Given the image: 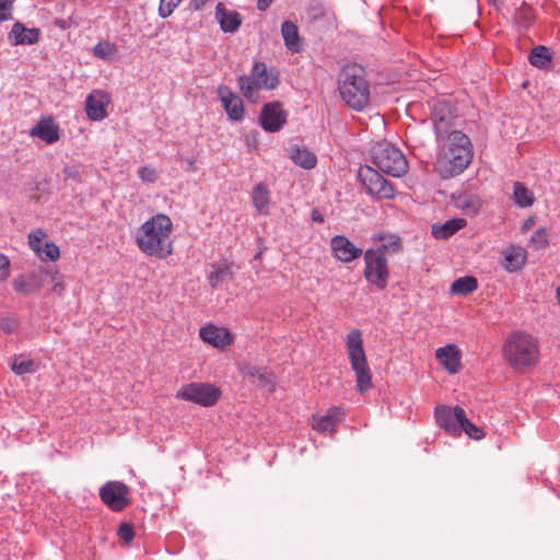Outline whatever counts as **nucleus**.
Returning <instances> with one entry per match:
<instances>
[{"mask_svg":"<svg viewBox=\"0 0 560 560\" xmlns=\"http://www.w3.org/2000/svg\"><path fill=\"white\" fill-rule=\"evenodd\" d=\"M46 234L43 230L38 229L28 235L30 247L43 260L56 261L60 256L59 247L52 242H43Z\"/></svg>","mask_w":560,"mask_h":560,"instance_id":"nucleus-14","label":"nucleus"},{"mask_svg":"<svg viewBox=\"0 0 560 560\" xmlns=\"http://www.w3.org/2000/svg\"><path fill=\"white\" fill-rule=\"evenodd\" d=\"M20 323L14 317H4L0 322V327L5 334H13L18 330Z\"/></svg>","mask_w":560,"mask_h":560,"instance_id":"nucleus-45","label":"nucleus"},{"mask_svg":"<svg viewBox=\"0 0 560 560\" xmlns=\"http://www.w3.org/2000/svg\"><path fill=\"white\" fill-rule=\"evenodd\" d=\"M281 36L284 42L285 48L292 54H300L304 49V42L299 33L298 25L290 21L285 20L281 24Z\"/></svg>","mask_w":560,"mask_h":560,"instance_id":"nucleus-19","label":"nucleus"},{"mask_svg":"<svg viewBox=\"0 0 560 560\" xmlns=\"http://www.w3.org/2000/svg\"><path fill=\"white\" fill-rule=\"evenodd\" d=\"M40 287L42 282L36 273L20 275L13 281L14 290L24 295L36 292Z\"/></svg>","mask_w":560,"mask_h":560,"instance_id":"nucleus-30","label":"nucleus"},{"mask_svg":"<svg viewBox=\"0 0 560 560\" xmlns=\"http://www.w3.org/2000/svg\"><path fill=\"white\" fill-rule=\"evenodd\" d=\"M478 287V281L475 277L465 276L456 279L451 287L454 294L466 296L472 293Z\"/></svg>","mask_w":560,"mask_h":560,"instance_id":"nucleus-35","label":"nucleus"},{"mask_svg":"<svg viewBox=\"0 0 560 560\" xmlns=\"http://www.w3.org/2000/svg\"><path fill=\"white\" fill-rule=\"evenodd\" d=\"M279 75L275 69H269L265 62H254L252 70L248 74H243L237 78L238 88L244 95L252 103L259 100V91H271L279 85Z\"/></svg>","mask_w":560,"mask_h":560,"instance_id":"nucleus-5","label":"nucleus"},{"mask_svg":"<svg viewBox=\"0 0 560 560\" xmlns=\"http://www.w3.org/2000/svg\"><path fill=\"white\" fill-rule=\"evenodd\" d=\"M513 199L515 205L521 208L530 207L535 200L533 192L520 182L514 183Z\"/></svg>","mask_w":560,"mask_h":560,"instance_id":"nucleus-36","label":"nucleus"},{"mask_svg":"<svg viewBox=\"0 0 560 560\" xmlns=\"http://www.w3.org/2000/svg\"><path fill=\"white\" fill-rule=\"evenodd\" d=\"M346 348L352 370L355 373L357 388L365 393L372 387V373L363 348L362 334L353 329L347 335Z\"/></svg>","mask_w":560,"mask_h":560,"instance_id":"nucleus-6","label":"nucleus"},{"mask_svg":"<svg viewBox=\"0 0 560 560\" xmlns=\"http://www.w3.org/2000/svg\"><path fill=\"white\" fill-rule=\"evenodd\" d=\"M10 366L16 375L34 374L38 370V364L34 360L26 359L23 355L11 358Z\"/></svg>","mask_w":560,"mask_h":560,"instance_id":"nucleus-33","label":"nucleus"},{"mask_svg":"<svg viewBox=\"0 0 560 560\" xmlns=\"http://www.w3.org/2000/svg\"><path fill=\"white\" fill-rule=\"evenodd\" d=\"M182 0H160L159 14L162 18L170 16L179 5Z\"/></svg>","mask_w":560,"mask_h":560,"instance_id":"nucleus-43","label":"nucleus"},{"mask_svg":"<svg viewBox=\"0 0 560 560\" xmlns=\"http://www.w3.org/2000/svg\"><path fill=\"white\" fill-rule=\"evenodd\" d=\"M552 51L550 48L538 45L534 47L529 55H528V61L529 63L538 69L541 70H549L552 67Z\"/></svg>","mask_w":560,"mask_h":560,"instance_id":"nucleus-28","label":"nucleus"},{"mask_svg":"<svg viewBox=\"0 0 560 560\" xmlns=\"http://www.w3.org/2000/svg\"><path fill=\"white\" fill-rule=\"evenodd\" d=\"M452 200L454 206L467 215L477 214L482 206L481 199L475 194H453Z\"/></svg>","mask_w":560,"mask_h":560,"instance_id":"nucleus-25","label":"nucleus"},{"mask_svg":"<svg viewBox=\"0 0 560 560\" xmlns=\"http://www.w3.org/2000/svg\"><path fill=\"white\" fill-rule=\"evenodd\" d=\"M244 376L253 380H257L260 385H267L270 383L269 377L261 368L255 365H245L242 369Z\"/></svg>","mask_w":560,"mask_h":560,"instance_id":"nucleus-40","label":"nucleus"},{"mask_svg":"<svg viewBox=\"0 0 560 560\" xmlns=\"http://www.w3.org/2000/svg\"><path fill=\"white\" fill-rule=\"evenodd\" d=\"M330 248L332 256L342 262H351L363 254L362 248L357 247L345 235H335L331 237Z\"/></svg>","mask_w":560,"mask_h":560,"instance_id":"nucleus-15","label":"nucleus"},{"mask_svg":"<svg viewBox=\"0 0 560 560\" xmlns=\"http://www.w3.org/2000/svg\"><path fill=\"white\" fill-rule=\"evenodd\" d=\"M109 95L101 90L90 93L85 101L86 115L91 120L100 121L107 117Z\"/></svg>","mask_w":560,"mask_h":560,"instance_id":"nucleus-17","label":"nucleus"},{"mask_svg":"<svg viewBox=\"0 0 560 560\" xmlns=\"http://www.w3.org/2000/svg\"><path fill=\"white\" fill-rule=\"evenodd\" d=\"M312 219H313L314 221H316V222H319V223H322V222L324 221L323 215H322V214H319L317 210H314V211L312 212Z\"/></svg>","mask_w":560,"mask_h":560,"instance_id":"nucleus-54","label":"nucleus"},{"mask_svg":"<svg viewBox=\"0 0 560 560\" xmlns=\"http://www.w3.org/2000/svg\"><path fill=\"white\" fill-rule=\"evenodd\" d=\"M217 18L222 31L225 33H234L241 25L240 13L225 9L222 3L217 5Z\"/></svg>","mask_w":560,"mask_h":560,"instance_id":"nucleus-27","label":"nucleus"},{"mask_svg":"<svg viewBox=\"0 0 560 560\" xmlns=\"http://www.w3.org/2000/svg\"><path fill=\"white\" fill-rule=\"evenodd\" d=\"M375 241L377 242L376 245L370 249L386 258L388 255L398 254L402 249L399 236L394 234H378Z\"/></svg>","mask_w":560,"mask_h":560,"instance_id":"nucleus-24","label":"nucleus"},{"mask_svg":"<svg viewBox=\"0 0 560 560\" xmlns=\"http://www.w3.org/2000/svg\"><path fill=\"white\" fill-rule=\"evenodd\" d=\"M364 278L378 290H385L389 280V268L386 257L380 256L371 249L364 253Z\"/></svg>","mask_w":560,"mask_h":560,"instance_id":"nucleus-9","label":"nucleus"},{"mask_svg":"<svg viewBox=\"0 0 560 560\" xmlns=\"http://www.w3.org/2000/svg\"><path fill=\"white\" fill-rule=\"evenodd\" d=\"M503 355L515 371H525L539 361L538 340L528 332L517 330L508 336Z\"/></svg>","mask_w":560,"mask_h":560,"instance_id":"nucleus-4","label":"nucleus"},{"mask_svg":"<svg viewBox=\"0 0 560 560\" xmlns=\"http://www.w3.org/2000/svg\"><path fill=\"white\" fill-rule=\"evenodd\" d=\"M463 421V432H465L470 439L478 441L485 436L483 430L470 422L466 416Z\"/></svg>","mask_w":560,"mask_h":560,"instance_id":"nucleus-41","label":"nucleus"},{"mask_svg":"<svg viewBox=\"0 0 560 560\" xmlns=\"http://www.w3.org/2000/svg\"><path fill=\"white\" fill-rule=\"evenodd\" d=\"M252 200L259 214L269 213L270 191L265 183H258L252 191Z\"/></svg>","mask_w":560,"mask_h":560,"instance_id":"nucleus-31","label":"nucleus"},{"mask_svg":"<svg viewBox=\"0 0 560 560\" xmlns=\"http://www.w3.org/2000/svg\"><path fill=\"white\" fill-rule=\"evenodd\" d=\"M138 175L144 183H155L159 178L156 171L150 166H141L138 170Z\"/></svg>","mask_w":560,"mask_h":560,"instance_id":"nucleus-44","label":"nucleus"},{"mask_svg":"<svg viewBox=\"0 0 560 560\" xmlns=\"http://www.w3.org/2000/svg\"><path fill=\"white\" fill-rule=\"evenodd\" d=\"M128 492H100V497L104 504L113 511H122L130 504V499L126 497Z\"/></svg>","mask_w":560,"mask_h":560,"instance_id":"nucleus-32","label":"nucleus"},{"mask_svg":"<svg viewBox=\"0 0 560 560\" xmlns=\"http://www.w3.org/2000/svg\"><path fill=\"white\" fill-rule=\"evenodd\" d=\"M213 270L208 275V282L211 288L215 289L220 283L232 278L231 265L222 262L212 266Z\"/></svg>","mask_w":560,"mask_h":560,"instance_id":"nucleus-34","label":"nucleus"},{"mask_svg":"<svg viewBox=\"0 0 560 560\" xmlns=\"http://www.w3.org/2000/svg\"><path fill=\"white\" fill-rule=\"evenodd\" d=\"M172 232L171 218L164 213H156L137 230L136 244L143 254L165 259L173 253Z\"/></svg>","mask_w":560,"mask_h":560,"instance_id":"nucleus-1","label":"nucleus"},{"mask_svg":"<svg viewBox=\"0 0 560 560\" xmlns=\"http://www.w3.org/2000/svg\"><path fill=\"white\" fill-rule=\"evenodd\" d=\"M217 93L229 118L234 121L243 120L245 109L242 98L228 85L223 84L218 86Z\"/></svg>","mask_w":560,"mask_h":560,"instance_id":"nucleus-13","label":"nucleus"},{"mask_svg":"<svg viewBox=\"0 0 560 560\" xmlns=\"http://www.w3.org/2000/svg\"><path fill=\"white\" fill-rule=\"evenodd\" d=\"M358 176L368 194L383 199L394 198L395 188L393 184L382 176L378 168L363 165L359 168Z\"/></svg>","mask_w":560,"mask_h":560,"instance_id":"nucleus-10","label":"nucleus"},{"mask_svg":"<svg viewBox=\"0 0 560 560\" xmlns=\"http://www.w3.org/2000/svg\"><path fill=\"white\" fill-rule=\"evenodd\" d=\"M194 165H195V161H192V160L189 161V167H190V171H192V172L195 171V166Z\"/></svg>","mask_w":560,"mask_h":560,"instance_id":"nucleus-55","label":"nucleus"},{"mask_svg":"<svg viewBox=\"0 0 560 560\" xmlns=\"http://www.w3.org/2000/svg\"><path fill=\"white\" fill-rule=\"evenodd\" d=\"M199 336L202 341L218 349H223L233 341V337L229 329L224 327H217L212 324L201 327Z\"/></svg>","mask_w":560,"mask_h":560,"instance_id":"nucleus-18","label":"nucleus"},{"mask_svg":"<svg viewBox=\"0 0 560 560\" xmlns=\"http://www.w3.org/2000/svg\"><path fill=\"white\" fill-rule=\"evenodd\" d=\"M438 361L452 374L458 372L460 368V351L455 345L440 347L435 351Z\"/></svg>","mask_w":560,"mask_h":560,"instance_id":"nucleus-22","label":"nucleus"},{"mask_svg":"<svg viewBox=\"0 0 560 560\" xmlns=\"http://www.w3.org/2000/svg\"><path fill=\"white\" fill-rule=\"evenodd\" d=\"M338 90L341 100L357 112L364 110L371 100L370 83L364 70L358 66H348L342 69L338 79Z\"/></svg>","mask_w":560,"mask_h":560,"instance_id":"nucleus-3","label":"nucleus"},{"mask_svg":"<svg viewBox=\"0 0 560 560\" xmlns=\"http://www.w3.org/2000/svg\"><path fill=\"white\" fill-rule=\"evenodd\" d=\"M10 267V259L4 254L0 253V282L9 278Z\"/></svg>","mask_w":560,"mask_h":560,"instance_id":"nucleus-47","label":"nucleus"},{"mask_svg":"<svg viewBox=\"0 0 560 560\" xmlns=\"http://www.w3.org/2000/svg\"><path fill=\"white\" fill-rule=\"evenodd\" d=\"M288 158L304 170H312L317 164L316 154L306 147L291 145L287 149Z\"/></svg>","mask_w":560,"mask_h":560,"instance_id":"nucleus-23","label":"nucleus"},{"mask_svg":"<svg viewBox=\"0 0 560 560\" xmlns=\"http://www.w3.org/2000/svg\"><path fill=\"white\" fill-rule=\"evenodd\" d=\"M100 490H129L128 487L121 481H107L104 483Z\"/></svg>","mask_w":560,"mask_h":560,"instance_id":"nucleus-49","label":"nucleus"},{"mask_svg":"<svg viewBox=\"0 0 560 560\" xmlns=\"http://www.w3.org/2000/svg\"><path fill=\"white\" fill-rule=\"evenodd\" d=\"M272 1L273 0H258L257 1V9L259 11H266L269 8V5L271 4Z\"/></svg>","mask_w":560,"mask_h":560,"instance_id":"nucleus-52","label":"nucleus"},{"mask_svg":"<svg viewBox=\"0 0 560 560\" xmlns=\"http://www.w3.org/2000/svg\"><path fill=\"white\" fill-rule=\"evenodd\" d=\"M13 1L0 0V21H8L12 19Z\"/></svg>","mask_w":560,"mask_h":560,"instance_id":"nucleus-46","label":"nucleus"},{"mask_svg":"<svg viewBox=\"0 0 560 560\" xmlns=\"http://www.w3.org/2000/svg\"><path fill=\"white\" fill-rule=\"evenodd\" d=\"M32 137H38L48 144L57 142L60 138L59 126L51 117L40 119L30 131Z\"/></svg>","mask_w":560,"mask_h":560,"instance_id":"nucleus-20","label":"nucleus"},{"mask_svg":"<svg viewBox=\"0 0 560 560\" xmlns=\"http://www.w3.org/2000/svg\"><path fill=\"white\" fill-rule=\"evenodd\" d=\"M445 122H446V118H445V116H443V115L439 116V118H438V119L435 118L434 127H435V131H436L438 137H440V136H441V133H442V127H443V125H444Z\"/></svg>","mask_w":560,"mask_h":560,"instance_id":"nucleus-51","label":"nucleus"},{"mask_svg":"<svg viewBox=\"0 0 560 560\" xmlns=\"http://www.w3.org/2000/svg\"><path fill=\"white\" fill-rule=\"evenodd\" d=\"M346 412L337 406L330 407L324 416H314L312 427L320 433L332 435L337 427L343 421Z\"/></svg>","mask_w":560,"mask_h":560,"instance_id":"nucleus-16","label":"nucleus"},{"mask_svg":"<svg viewBox=\"0 0 560 560\" xmlns=\"http://www.w3.org/2000/svg\"><path fill=\"white\" fill-rule=\"evenodd\" d=\"M467 221L463 218H454L447 220L442 224H433L432 225V235L438 240H447L457 233L459 230L465 228Z\"/></svg>","mask_w":560,"mask_h":560,"instance_id":"nucleus-26","label":"nucleus"},{"mask_svg":"<svg viewBox=\"0 0 560 560\" xmlns=\"http://www.w3.org/2000/svg\"><path fill=\"white\" fill-rule=\"evenodd\" d=\"M221 397V390L213 384L192 382L180 387L176 398L203 407L214 406Z\"/></svg>","mask_w":560,"mask_h":560,"instance_id":"nucleus-8","label":"nucleus"},{"mask_svg":"<svg viewBox=\"0 0 560 560\" xmlns=\"http://www.w3.org/2000/svg\"><path fill=\"white\" fill-rule=\"evenodd\" d=\"M372 161L378 171L393 177H401L409 170L406 156L387 142L377 143L373 148Z\"/></svg>","mask_w":560,"mask_h":560,"instance_id":"nucleus-7","label":"nucleus"},{"mask_svg":"<svg viewBox=\"0 0 560 560\" xmlns=\"http://www.w3.org/2000/svg\"><path fill=\"white\" fill-rule=\"evenodd\" d=\"M8 39L12 45H33L39 39V30L35 27L26 28L23 23L15 22Z\"/></svg>","mask_w":560,"mask_h":560,"instance_id":"nucleus-21","label":"nucleus"},{"mask_svg":"<svg viewBox=\"0 0 560 560\" xmlns=\"http://www.w3.org/2000/svg\"><path fill=\"white\" fill-rule=\"evenodd\" d=\"M63 174H65L66 179H71L77 183L82 182L81 172H80L79 167H77V166H65Z\"/></svg>","mask_w":560,"mask_h":560,"instance_id":"nucleus-48","label":"nucleus"},{"mask_svg":"<svg viewBox=\"0 0 560 560\" xmlns=\"http://www.w3.org/2000/svg\"><path fill=\"white\" fill-rule=\"evenodd\" d=\"M21 487H27V488H34L35 490H38L39 487H43L42 481L39 478H36L35 476L30 477V483L27 482V479L25 478L23 482L19 483Z\"/></svg>","mask_w":560,"mask_h":560,"instance_id":"nucleus-50","label":"nucleus"},{"mask_svg":"<svg viewBox=\"0 0 560 560\" xmlns=\"http://www.w3.org/2000/svg\"><path fill=\"white\" fill-rule=\"evenodd\" d=\"M526 254L520 246H512L504 252L503 267L509 272H515L523 268Z\"/></svg>","mask_w":560,"mask_h":560,"instance_id":"nucleus-29","label":"nucleus"},{"mask_svg":"<svg viewBox=\"0 0 560 560\" xmlns=\"http://www.w3.org/2000/svg\"><path fill=\"white\" fill-rule=\"evenodd\" d=\"M259 122L264 130L269 132H277L287 122V113L282 109L280 102H272L265 104L260 116Z\"/></svg>","mask_w":560,"mask_h":560,"instance_id":"nucleus-12","label":"nucleus"},{"mask_svg":"<svg viewBox=\"0 0 560 560\" xmlns=\"http://www.w3.org/2000/svg\"><path fill=\"white\" fill-rule=\"evenodd\" d=\"M117 535L124 545H129L135 537L132 525L129 523H121L118 527Z\"/></svg>","mask_w":560,"mask_h":560,"instance_id":"nucleus-42","label":"nucleus"},{"mask_svg":"<svg viewBox=\"0 0 560 560\" xmlns=\"http://www.w3.org/2000/svg\"><path fill=\"white\" fill-rule=\"evenodd\" d=\"M474 156L472 144L460 130L448 133L445 148L438 159L436 168L442 178L447 179L462 174Z\"/></svg>","mask_w":560,"mask_h":560,"instance_id":"nucleus-2","label":"nucleus"},{"mask_svg":"<svg viewBox=\"0 0 560 560\" xmlns=\"http://www.w3.org/2000/svg\"><path fill=\"white\" fill-rule=\"evenodd\" d=\"M549 244V233L546 228L537 229L530 236V245L534 249H545Z\"/></svg>","mask_w":560,"mask_h":560,"instance_id":"nucleus-39","label":"nucleus"},{"mask_svg":"<svg viewBox=\"0 0 560 560\" xmlns=\"http://www.w3.org/2000/svg\"><path fill=\"white\" fill-rule=\"evenodd\" d=\"M39 273L48 277L52 283V292L61 295L66 289L63 276L54 266H44L39 269Z\"/></svg>","mask_w":560,"mask_h":560,"instance_id":"nucleus-37","label":"nucleus"},{"mask_svg":"<svg viewBox=\"0 0 560 560\" xmlns=\"http://www.w3.org/2000/svg\"><path fill=\"white\" fill-rule=\"evenodd\" d=\"M435 420L441 429L453 436H459L463 433V420L466 416L462 407L438 406L435 408Z\"/></svg>","mask_w":560,"mask_h":560,"instance_id":"nucleus-11","label":"nucleus"},{"mask_svg":"<svg viewBox=\"0 0 560 560\" xmlns=\"http://www.w3.org/2000/svg\"><path fill=\"white\" fill-rule=\"evenodd\" d=\"M209 0H191L190 1V7L194 9V10H199L201 9Z\"/></svg>","mask_w":560,"mask_h":560,"instance_id":"nucleus-53","label":"nucleus"},{"mask_svg":"<svg viewBox=\"0 0 560 560\" xmlns=\"http://www.w3.org/2000/svg\"><path fill=\"white\" fill-rule=\"evenodd\" d=\"M117 51L118 50L116 45L107 40L100 42L93 48L94 56L104 61L114 60L117 55Z\"/></svg>","mask_w":560,"mask_h":560,"instance_id":"nucleus-38","label":"nucleus"}]
</instances>
